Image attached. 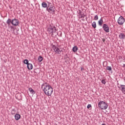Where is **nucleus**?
I'll return each instance as SVG.
<instances>
[{"mask_svg": "<svg viewBox=\"0 0 125 125\" xmlns=\"http://www.w3.org/2000/svg\"><path fill=\"white\" fill-rule=\"evenodd\" d=\"M42 88L44 93L47 96H50L52 94V92H53V88L47 83H43L42 85Z\"/></svg>", "mask_w": 125, "mask_h": 125, "instance_id": "1", "label": "nucleus"}, {"mask_svg": "<svg viewBox=\"0 0 125 125\" xmlns=\"http://www.w3.org/2000/svg\"><path fill=\"white\" fill-rule=\"evenodd\" d=\"M47 32L51 37H53V33L56 32V27L50 25L47 29Z\"/></svg>", "mask_w": 125, "mask_h": 125, "instance_id": "2", "label": "nucleus"}, {"mask_svg": "<svg viewBox=\"0 0 125 125\" xmlns=\"http://www.w3.org/2000/svg\"><path fill=\"white\" fill-rule=\"evenodd\" d=\"M98 107L102 110H106L108 108V104L104 101H100L98 103Z\"/></svg>", "mask_w": 125, "mask_h": 125, "instance_id": "3", "label": "nucleus"}, {"mask_svg": "<svg viewBox=\"0 0 125 125\" xmlns=\"http://www.w3.org/2000/svg\"><path fill=\"white\" fill-rule=\"evenodd\" d=\"M52 48L56 54H61V52H63L62 49H60L58 47L56 46L55 45L52 46Z\"/></svg>", "mask_w": 125, "mask_h": 125, "instance_id": "4", "label": "nucleus"}, {"mask_svg": "<svg viewBox=\"0 0 125 125\" xmlns=\"http://www.w3.org/2000/svg\"><path fill=\"white\" fill-rule=\"evenodd\" d=\"M125 19L124 17L121 16L117 20V22L119 25H124V23H125Z\"/></svg>", "mask_w": 125, "mask_h": 125, "instance_id": "5", "label": "nucleus"}, {"mask_svg": "<svg viewBox=\"0 0 125 125\" xmlns=\"http://www.w3.org/2000/svg\"><path fill=\"white\" fill-rule=\"evenodd\" d=\"M46 10L50 13H54L55 12V7L54 6H51L50 7H47Z\"/></svg>", "mask_w": 125, "mask_h": 125, "instance_id": "6", "label": "nucleus"}, {"mask_svg": "<svg viewBox=\"0 0 125 125\" xmlns=\"http://www.w3.org/2000/svg\"><path fill=\"white\" fill-rule=\"evenodd\" d=\"M103 29L105 33H109L110 32V28L106 24L104 23L103 26Z\"/></svg>", "mask_w": 125, "mask_h": 125, "instance_id": "7", "label": "nucleus"}, {"mask_svg": "<svg viewBox=\"0 0 125 125\" xmlns=\"http://www.w3.org/2000/svg\"><path fill=\"white\" fill-rule=\"evenodd\" d=\"M12 25L13 26H18L19 25V21L18 19H14L12 20Z\"/></svg>", "mask_w": 125, "mask_h": 125, "instance_id": "8", "label": "nucleus"}, {"mask_svg": "<svg viewBox=\"0 0 125 125\" xmlns=\"http://www.w3.org/2000/svg\"><path fill=\"white\" fill-rule=\"evenodd\" d=\"M119 38L120 40H125V33H121L119 35Z\"/></svg>", "mask_w": 125, "mask_h": 125, "instance_id": "9", "label": "nucleus"}, {"mask_svg": "<svg viewBox=\"0 0 125 125\" xmlns=\"http://www.w3.org/2000/svg\"><path fill=\"white\" fill-rule=\"evenodd\" d=\"M121 91L125 94V85H120Z\"/></svg>", "mask_w": 125, "mask_h": 125, "instance_id": "10", "label": "nucleus"}, {"mask_svg": "<svg viewBox=\"0 0 125 125\" xmlns=\"http://www.w3.org/2000/svg\"><path fill=\"white\" fill-rule=\"evenodd\" d=\"M21 118V115L19 114L15 115V119L16 121H18Z\"/></svg>", "mask_w": 125, "mask_h": 125, "instance_id": "11", "label": "nucleus"}, {"mask_svg": "<svg viewBox=\"0 0 125 125\" xmlns=\"http://www.w3.org/2000/svg\"><path fill=\"white\" fill-rule=\"evenodd\" d=\"M6 23L8 26H10V24H12V20L10 19H8L6 21Z\"/></svg>", "mask_w": 125, "mask_h": 125, "instance_id": "12", "label": "nucleus"}, {"mask_svg": "<svg viewBox=\"0 0 125 125\" xmlns=\"http://www.w3.org/2000/svg\"><path fill=\"white\" fill-rule=\"evenodd\" d=\"M28 90L31 94H33V95H34V94L36 93V92H35V90H34V89H33V88L31 87L28 88Z\"/></svg>", "mask_w": 125, "mask_h": 125, "instance_id": "13", "label": "nucleus"}, {"mask_svg": "<svg viewBox=\"0 0 125 125\" xmlns=\"http://www.w3.org/2000/svg\"><path fill=\"white\" fill-rule=\"evenodd\" d=\"M27 67L28 70H32V69H33V64L31 63H28L27 64Z\"/></svg>", "mask_w": 125, "mask_h": 125, "instance_id": "14", "label": "nucleus"}, {"mask_svg": "<svg viewBox=\"0 0 125 125\" xmlns=\"http://www.w3.org/2000/svg\"><path fill=\"white\" fill-rule=\"evenodd\" d=\"M78 49H79V48H78V46H74L72 48V51L73 52H77L78 51Z\"/></svg>", "mask_w": 125, "mask_h": 125, "instance_id": "15", "label": "nucleus"}, {"mask_svg": "<svg viewBox=\"0 0 125 125\" xmlns=\"http://www.w3.org/2000/svg\"><path fill=\"white\" fill-rule=\"evenodd\" d=\"M42 6L43 8H47V4L45 2H43L42 4Z\"/></svg>", "mask_w": 125, "mask_h": 125, "instance_id": "16", "label": "nucleus"}, {"mask_svg": "<svg viewBox=\"0 0 125 125\" xmlns=\"http://www.w3.org/2000/svg\"><path fill=\"white\" fill-rule=\"evenodd\" d=\"M11 115H15V114H16V110H15V109L14 108L12 109V110L11 111Z\"/></svg>", "mask_w": 125, "mask_h": 125, "instance_id": "17", "label": "nucleus"}, {"mask_svg": "<svg viewBox=\"0 0 125 125\" xmlns=\"http://www.w3.org/2000/svg\"><path fill=\"white\" fill-rule=\"evenodd\" d=\"M99 26H102V24L103 23V20L102 19H101L100 20L98 21Z\"/></svg>", "mask_w": 125, "mask_h": 125, "instance_id": "18", "label": "nucleus"}, {"mask_svg": "<svg viewBox=\"0 0 125 125\" xmlns=\"http://www.w3.org/2000/svg\"><path fill=\"white\" fill-rule=\"evenodd\" d=\"M38 60L39 62H42V61L43 60V58H42L41 56H40L39 57H38Z\"/></svg>", "mask_w": 125, "mask_h": 125, "instance_id": "19", "label": "nucleus"}, {"mask_svg": "<svg viewBox=\"0 0 125 125\" xmlns=\"http://www.w3.org/2000/svg\"><path fill=\"white\" fill-rule=\"evenodd\" d=\"M79 18L80 19H82L83 18V14H82V11H80L79 12Z\"/></svg>", "mask_w": 125, "mask_h": 125, "instance_id": "20", "label": "nucleus"}, {"mask_svg": "<svg viewBox=\"0 0 125 125\" xmlns=\"http://www.w3.org/2000/svg\"><path fill=\"white\" fill-rule=\"evenodd\" d=\"M92 27H93V28H94V29H95V28H96V22L95 21H94L92 23Z\"/></svg>", "mask_w": 125, "mask_h": 125, "instance_id": "21", "label": "nucleus"}, {"mask_svg": "<svg viewBox=\"0 0 125 125\" xmlns=\"http://www.w3.org/2000/svg\"><path fill=\"white\" fill-rule=\"evenodd\" d=\"M23 63L24 64H26V65H28V64H29V61L28 60H27V59H25L23 61Z\"/></svg>", "mask_w": 125, "mask_h": 125, "instance_id": "22", "label": "nucleus"}, {"mask_svg": "<svg viewBox=\"0 0 125 125\" xmlns=\"http://www.w3.org/2000/svg\"><path fill=\"white\" fill-rule=\"evenodd\" d=\"M106 70H108V71H110V72H111L112 71V67L111 66H107L106 68Z\"/></svg>", "mask_w": 125, "mask_h": 125, "instance_id": "23", "label": "nucleus"}, {"mask_svg": "<svg viewBox=\"0 0 125 125\" xmlns=\"http://www.w3.org/2000/svg\"><path fill=\"white\" fill-rule=\"evenodd\" d=\"M101 83L104 84H106V81H105V80H102Z\"/></svg>", "mask_w": 125, "mask_h": 125, "instance_id": "24", "label": "nucleus"}, {"mask_svg": "<svg viewBox=\"0 0 125 125\" xmlns=\"http://www.w3.org/2000/svg\"><path fill=\"white\" fill-rule=\"evenodd\" d=\"M98 19V16L96 15L94 16V20H97Z\"/></svg>", "mask_w": 125, "mask_h": 125, "instance_id": "25", "label": "nucleus"}, {"mask_svg": "<svg viewBox=\"0 0 125 125\" xmlns=\"http://www.w3.org/2000/svg\"><path fill=\"white\" fill-rule=\"evenodd\" d=\"M9 28H10L11 30H13L14 31V27H13V26H8Z\"/></svg>", "mask_w": 125, "mask_h": 125, "instance_id": "26", "label": "nucleus"}, {"mask_svg": "<svg viewBox=\"0 0 125 125\" xmlns=\"http://www.w3.org/2000/svg\"><path fill=\"white\" fill-rule=\"evenodd\" d=\"M87 109H89V108H91V104H88V105L87 106Z\"/></svg>", "mask_w": 125, "mask_h": 125, "instance_id": "27", "label": "nucleus"}, {"mask_svg": "<svg viewBox=\"0 0 125 125\" xmlns=\"http://www.w3.org/2000/svg\"><path fill=\"white\" fill-rule=\"evenodd\" d=\"M48 5L47 7H49V6H50V4H51V3L48 2Z\"/></svg>", "mask_w": 125, "mask_h": 125, "instance_id": "28", "label": "nucleus"}, {"mask_svg": "<svg viewBox=\"0 0 125 125\" xmlns=\"http://www.w3.org/2000/svg\"><path fill=\"white\" fill-rule=\"evenodd\" d=\"M84 70V68H83V67H81V71H83Z\"/></svg>", "mask_w": 125, "mask_h": 125, "instance_id": "29", "label": "nucleus"}, {"mask_svg": "<svg viewBox=\"0 0 125 125\" xmlns=\"http://www.w3.org/2000/svg\"><path fill=\"white\" fill-rule=\"evenodd\" d=\"M102 40L103 41V42H105V39H102Z\"/></svg>", "mask_w": 125, "mask_h": 125, "instance_id": "30", "label": "nucleus"}, {"mask_svg": "<svg viewBox=\"0 0 125 125\" xmlns=\"http://www.w3.org/2000/svg\"><path fill=\"white\" fill-rule=\"evenodd\" d=\"M36 71H37V69L35 70L34 73H35L36 74H38V72Z\"/></svg>", "mask_w": 125, "mask_h": 125, "instance_id": "31", "label": "nucleus"}, {"mask_svg": "<svg viewBox=\"0 0 125 125\" xmlns=\"http://www.w3.org/2000/svg\"><path fill=\"white\" fill-rule=\"evenodd\" d=\"M83 18H84V16H85L84 15V14H83Z\"/></svg>", "mask_w": 125, "mask_h": 125, "instance_id": "32", "label": "nucleus"}, {"mask_svg": "<svg viewBox=\"0 0 125 125\" xmlns=\"http://www.w3.org/2000/svg\"><path fill=\"white\" fill-rule=\"evenodd\" d=\"M123 67H125V64H123Z\"/></svg>", "mask_w": 125, "mask_h": 125, "instance_id": "33", "label": "nucleus"}, {"mask_svg": "<svg viewBox=\"0 0 125 125\" xmlns=\"http://www.w3.org/2000/svg\"><path fill=\"white\" fill-rule=\"evenodd\" d=\"M124 81H125V79H124Z\"/></svg>", "mask_w": 125, "mask_h": 125, "instance_id": "34", "label": "nucleus"}]
</instances>
